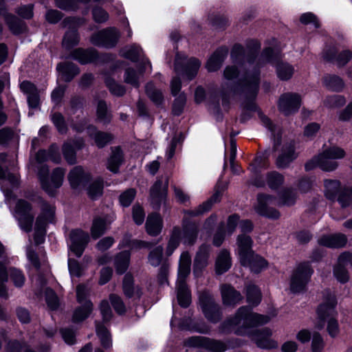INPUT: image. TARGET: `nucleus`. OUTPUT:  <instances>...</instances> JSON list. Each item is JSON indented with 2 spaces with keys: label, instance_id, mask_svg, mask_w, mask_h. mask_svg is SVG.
Wrapping results in <instances>:
<instances>
[{
  "label": "nucleus",
  "instance_id": "nucleus-45",
  "mask_svg": "<svg viewBox=\"0 0 352 352\" xmlns=\"http://www.w3.org/2000/svg\"><path fill=\"white\" fill-rule=\"evenodd\" d=\"M96 333L99 337L102 345L104 348H109L111 346V339L109 332L102 325L96 323Z\"/></svg>",
  "mask_w": 352,
  "mask_h": 352
},
{
  "label": "nucleus",
  "instance_id": "nucleus-30",
  "mask_svg": "<svg viewBox=\"0 0 352 352\" xmlns=\"http://www.w3.org/2000/svg\"><path fill=\"white\" fill-rule=\"evenodd\" d=\"M296 157V155L294 152V144L291 143L283 149L282 154L278 157L276 164L279 168H285Z\"/></svg>",
  "mask_w": 352,
  "mask_h": 352
},
{
  "label": "nucleus",
  "instance_id": "nucleus-34",
  "mask_svg": "<svg viewBox=\"0 0 352 352\" xmlns=\"http://www.w3.org/2000/svg\"><path fill=\"white\" fill-rule=\"evenodd\" d=\"M93 310V304L90 300L85 301L82 306L77 308L73 314V321L78 322L86 319Z\"/></svg>",
  "mask_w": 352,
  "mask_h": 352
},
{
  "label": "nucleus",
  "instance_id": "nucleus-12",
  "mask_svg": "<svg viewBox=\"0 0 352 352\" xmlns=\"http://www.w3.org/2000/svg\"><path fill=\"white\" fill-rule=\"evenodd\" d=\"M302 97L298 93L287 92L282 94L279 98L278 107L285 116L296 113L300 107Z\"/></svg>",
  "mask_w": 352,
  "mask_h": 352
},
{
  "label": "nucleus",
  "instance_id": "nucleus-10",
  "mask_svg": "<svg viewBox=\"0 0 352 352\" xmlns=\"http://www.w3.org/2000/svg\"><path fill=\"white\" fill-rule=\"evenodd\" d=\"M313 273L308 263L299 264L293 272L290 279V290L293 293L302 292Z\"/></svg>",
  "mask_w": 352,
  "mask_h": 352
},
{
  "label": "nucleus",
  "instance_id": "nucleus-35",
  "mask_svg": "<svg viewBox=\"0 0 352 352\" xmlns=\"http://www.w3.org/2000/svg\"><path fill=\"white\" fill-rule=\"evenodd\" d=\"M123 159V154L120 148L112 150L111 155L107 162V168L113 173H117Z\"/></svg>",
  "mask_w": 352,
  "mask_h": 352
},
{
  "label": "nucleus",
  "instance_id": "nucleus-16",
  "mask_svg": "<svg viewBox=\"0 0 352 352\" xmlns=\"http://www.w3.org/2000/svg\"><path fill=\"white\" fill-rule=\"evenodd\" d=\"M186 343L190 346L203 347L213 352H224L227 349L223 342L202 336L192 337Z\"/></svg>",
  "mask_w": 352,
  "mask_h": 352
},
{
  "label": "nucleus",
  "instance_id": "nucleus-60",
  "mask_svg": "<svg viewBox=\"0 0 352 352\" xmlns=\"http://www.w3.org/2000/svg\"><path fill=\"white\" fill-rule=\"evenodd\" d=\"M45 296L48 307L52 310L56 309L59 306V302L55 293L52 289H47Z\"/></svg>",
  "mask_w": 352,
  "mask_h": 352
},
{
  "label": "nucleus",
  "instance_id": "nucleus-43",
  "mask_svg": "<svg viewBox=\"0 0 352 352\" xmlns=\"http://www.w3.org/2000/svg\"><path fill=\"white\" fill-rule=\"evenodd\" d=\"M340 184L337 180L324 181L325 196L330 200H334L336 198L338 192L340 190Z\"/></svg>",
  "mask_w": 352,
  "mask_h": 352
},
{
  "label": "nucleus",
  "instance_id": "nucleus-58",
  "mask_svg": "<svg viewBox=\"0 0 352 352\" xmlns=\"http://www.w3.org/2000/svg\"><path fill=\"white\" fill-rule=\"evenodd\" d=\"M338 200L342 207L351 206L352 208V188L342 191L339 195Z\"/></svg>",
  "mask_w": 352,
  "mask_h": 352
},
{
  "label": "nucleus",
  "instance_id": "nucleus-39",
  "mask_svg": "<svg viewBox=\"0 0 352 352\" xmlns=\"http://www.w3.org/2000/svg\"><path fill=\"white\" fill-rule=\"evenodd\" d=\"M106 221L100 217H96L93 220L91 227V237L94 239L99 238L107 230Z\"/></svg>",
  "mask_w": 352,
  "mask_h": 352
},
{
  "label": "nucleus",
  "instance_id": "nucleus-19",
  "mask_svg": "<svg viewBox=\"0 0 352 352\" xmlns=\"http://www.w3.org/2000/svg\"><path fill=\"white\" fill-rule=\"evenodd\" d=\"M91 175L81 166H75L68 175V180L72 188L84 186L90 179Z\"/></svg>",
  "mask_w": 352,
  "mask_h": 352
},
{
  "label": "nucleus",
  "instance_id": "nucleus-11",
  "mask_svg": "<svg viewBox=\"0 0 352 352\" xmlns=\"http://www.w3.org/2000/svg\"><path fill=\"white\" fill-rule=\"evenodd\" d=\"M201 65L199 60L191 58L186 60L184 54H177L175 63V70L178 75L186 76L188 80L194 78Z\"/></svg>",
  "mask_w": 352,
  "mask_h": 352
},
{
  "label": "nucleus",
  "instance_id": "nucleus-61",
  "mask_svg": "<svg viewBox=\"0 0 352 352\" xmlns=\"http://www.w3.org/2000/svg\"><path fill=\"white\" fill-rule=\"evenodd\" d=\"M109 299L113 307L118 314H122L125 312L126 308L120 297L115 294H111Z\"/></svg>",
  "mask_w": 352,
  "mask_h": 352
},
{
  "label": "nucleus",
  "instance_id": "nucleus-1",
  "mask_svg": "<svg viewBox=\"0 0 352 352\" xmlns=\"http://www.w3.org/2000/svg\"><path fill=\"white\" fill-rule=\"evenodd\" d=\"M280 56L271 48L265 49L260 59L249 58L245 60L239 67H227L224 70V77L227 80H232L239 77L243 90L250 98H254L257 94L260 80L259 68L261 59L269 62L276 68L278 78L281 80H289L294 74V67L288 63L280 60Z\"/></svg>",
  "mask_w": 352,
  "mask_h": 352
},
{
  "label": "nucleus",
  "instance_id": "nucleus-62",
  "mask_svg": "<svg viewBox=\"0 0 352 352\" xmlns=\"http://www.w3.org/2000/svg\"><path fill=\"white\" fill-rule=\"evenodd\" d=\"M163 248L161 246L157 247L149 254V263L153 265L157 266L160 265L162 256Z\"/></svg>",
  "mask_w": 352,
  "mask_h": 352
},
{
  "label": "nucleus",
  "instance_id": "nucleus-3",
  "mask_svg": "<svg viewBox=\"0 0 352 352\" xmlns=\"http://www.w3.org/2000/svg\"><path fill=\"white\" fill-rule=\"evenodd\" d=\"M296 199V192L290 188L283 190L278 199H276L271 195H259L257 198L258 204L255 206V210L262 216L272 219H277L280 217V212L277 210L270 208V206H290L295 204Z\"/></svg>",
  "mask_w": 352,
  "mask_h": 352
},
{
  "label": "nucleus",
  "instance_id": "nucleus-36",
  "mask_svg": "<svg viewBox=\"0 0 352 352\" xmlns=\"http://www.w3.org/2000/svg\"><path fill=\"white\" fill-rule=\"evenodd\" d=\"M133 278L131 274H127L124 276L123 280V290L124 294L128 297H140L141 295V291L138 287H133Z\"/></svg>",
  "mask_w": 352,
  "mask_h": 352
},
{
  "label": "nucleus",
  "instance_id": "nucleus-42",
  "mask_svg": "<svg viewBox=\"0 0 352 352\" xmlns=\"http://www.w3.org/2000/svg\"><path fill=\"white\" fill-rule=\"evenodd\" d=\"M346 263L340 262V256L338 259V263L333 268V276L338 281L342 283L347 282L349 279L348 272L346 270Z\"/></svg>",
  "mask_w": 352,
  "mask_h": 352
},
{
  "label": "nucleus",
  "instance_id": "nucleus-31",
  "mask_svg": "<svg viewBox=\"0 0 352 352\" xmlns=\"http://www.w3.org/2000/svg\"><path fill=\"white\" fill-rule=\"evenodd\" d=\"M72 56L80 63L85 64L94 60L97 57V54L96 52L92 49L85 50L78 48L74 50Z\"/></svg>",
  "mask_w": 352,
  "mask_h": 352
},
{
  "label": "nucleus",
  "instance_id": "nucleus-23",
  "mask_svg": "<svg viewBox=\"0 0 352 352\" xmlns=\"http://www.w3.org/2000/svg\"><path fill=\"white\" fill-rule=\"evenodd\" d=\"M18 183V176L15 174L10 173L8 170H3L0 166V184L1 190L8 197L10 193L9 186L10 188L16 186Z\"/></svg>",
  "mask_w": 352,
  "mask_h": 352
},
{
  "label": "nucleus",
  "instance_id": "nucleus-9",
  "mask_svg": "<svg viewBox=\"0 0 352 352\" xmlns=\"http://www.w3.org/2000/svg\"><path fill=\"white\" fill-rule=\"evenodd\" d=\"M48 172L47 167H41L38 175L43 189L48 194L53 195L55 190L62 186L65 170L60 167L55 168L52 173L50 181L47 177Z\"/></svg>",
  "mask_w": 352,
  "mask_h": 352
},
{
  "label": "nucleus",
  "instance_id": "nucleus-50",
  "mask_svg": "<svg viewBox=\"0 0 352 352\" xmlns=\"http://www.w3.org/2000/svg\"><path fill=\"white\" fill-rule=\"evenodd\" d=\"M79 37L77 32L75 30H71L66 32L63 41V45L65 48L69 49L77 45Z\"/></svg>",
  "mask_w": 352,
  "mask_h": 352
},
{
  "label": "nucleus",
  "instance_id": "nucleus-57",
  "mask_svg": "<svg viewBox=\"0 0 352 352\" xmlns=\"http://www.w3.org/2000/svg\"><path fill=\"white\" fill-rule=\"evenodd\" d=\"M97 116L98 119L104 123L110 120L111 116L107 111V104L103 101H100L98 104Z\"/></svg>",
  "mask_w": 352,
  "mask_h": 352
},
{
  "label": "nucleus",
  "instance_id": "nucleus-25",
  "mask_svg": "<svg viewBox=\"0 0 352 352\" xmlns=\"http://www.w3.org/2000/svg\"><path fill=\"white\" fill-rule=\"evenodd\" d=\"M210 252V247L208 245L203 244L199 247L194 261V272L195 274L208 265Z\"/></svg>",
  "mask_w": 352,
  "mask_h": 352
},
{
  "label": "nucleus",
  "instance_id": "nucleus-56",
  "mask_svg": "<svg viewBox=\"0 0 352 352\" xmlns=\"http://www.w3.org/2000/svg\"><path fill=\"white\" fill-rule=\"evenodd\" d=\"M68 268L72 277H80L84 270L76 260L70 258H68Z\"/></svg>",
  "mask_w": 352,
  "mask_h": 352
},
{
  "label": "nucleus",
  "instance_id": "nucleus-26",
  "mask_svg": "<svg viewBox=\"0 0 352 352\" xmlns=\"http://www.w3.org/2000/svg\"><path fill=\"white\" fill-rule=\"evenodd\" d=\"M232 266V259L230 252L222 250L217 255L215 262V270L218 274L227 272Z\"/></svg>",
  "mask_w": 352,
  "mask_h": 352
},
{
  "label": "nucleus",
  "instance_id": "nucleus-28",
  "mask_svg": "<svg viewBox=\"0 0 352 352\" xmlns=\"http://www.w3.org/2000/svg\"><path fill=\"white\" fill-rule=\"evenodd\" d=\"M162 228V219L158 214H151L148 216L146 222V230L148 234L156 236Z\"/></svg>",
  "mask_w": 352,
  "mask_h": 352
},
{
  "label": "nucleus",
  "instance_id": "nucleus-15",
  "mask_svg": "<svg viewBox=\"0 0 352 352\" xmlns=\"http://www.w3.org/2000/svg\"><path fill=\"white\" fill-rule=\"evenodd\" d=\"M69 250L77 257H80L89 241V234L82 230H72L69 235Z\"/></svg>",
  "mask_w": 352,
  "mask_h": 352
},
{
  "label": "nucleus",
  "instance_id": "nucleus-46",
  "mask_svg": "<svg viewBox=\"0 0 352 352\" xmlns=\"http://www.w3.org/2000/svg\"><path fill=\"white\" fill-rule=\"evenodd\" d=\"M122 53V56L132 61H137L139 58L142 57V50L140 46L133 45L124 49Z\"/></svg>",
  "mask_w": 352,
  "mask_h": 352
},
{
  "label": "nucleus",
  "instance_id": "nucleus-33",
  "mask_svg": "<svg viewBox=\"0 0 352 352\" xmlns=\"http://www.w3.org/2000/svg\"><path fill=\"white\" fill-rule=\"evenodd\" d=\"M227 52L223 50L216 51L208 59L206 68L209 72L217 70L221 65Z\"/></svg>",
  "mask_w": 352,
  "mask_h": 352
},
{
  "label": "nucleus",
  "instance_id": "nucleus-44",
  "mask_svg": "<svg viewBox=\"0 0 352 352\" xmlns=\"http://www.w3.org/2000/svg\"><path fill=\"white\" fill-rule=\"evenodd\" d=\"M323 82L328 89L335 91H340L344 87L342 80L336 76L329 75L325 76Z\"/></svg>",
  "mask_w": 352,
  "mask_h": 352
},
{
  "label": "nucleus",
  "instance_id": "nucleus-48",
  "mask_svg": "<svg viewBox=\"0 0 352 352\" xmlns=\"http://www.w3.org/2000/svg\"><path fill=\"white\" fill-rule=\"evenodd\" d=\"M261 292L255 285H249L247 287V300L253 306L257 305L261 301Z\"/></svg>",
  "mask_w": 352,
  "mask_h": 352
},
{
  "label": "nucleus",
  "instance_id": "nucleus-5",
  "mask_svg": "<svg viewBox=\"0 0 352 352\" xmlns=\"http://www.w3.org/2000/svg\"><path fill=\"white\" fill-rule=\"evenodd\" d=\"M236 243L237 252L242 265L249 267L254 273H258L267 267V262L263 257L254 253L252 249L253 242L250 236L239 235Z\"/></svg>",
  "mask_w": 352,
  "mask_h": 352
},
{
  "label": "nucleus",
  "instance_id": "nucleus-55",
  "mask_svg": "<svg viewBox=\"0 0 352 352\" xmlns=\"http://www.w3.org/2000/svg\"><path fill=\"white\" fill-rule=\"evenodd\" d=\"M324 345V341L322 336L318 332L314 333L312 336L311 346L312 352H322Z\"/></svg>",
  "mask_w": 352,
  "mask_h": 352
},
{
  "label": "nucleus",
  "instance_id": "nucleus-37",
  "mask_svg": "<svg viewBox=\"0 0 352 352\" xmlns=\"http://www.w3.org/2000/svg\"><path fill=\"white\" fill-rule=\"evenodd\" d=\"M88 133L94 139L96 145L98 147H103L111 140V135L102 132L97 131L94 126H89L88 129Z\"/></svg>",
  "mask_w": 352,
  "mask_h": 352
},
{
  "label": "nucleus",
  "instance_id": "nucleus-59",
  "mask_svg": "<svg viewBox=\"0 0 352 352\" xmlns=\"http://www.w3.org/2000/svg\"><path fill=\"white\" fill-rule=\"evenodd\" d=\"M106 83L112 94L120 96L125 93L124 87L122 85L118 84L113 80L108 79L107 80Z\"/></svg>",
  "mask_w": 352,
  "mask_h": 352
},
{
  "label": "nucleus",
  "instance_id": "nucleus-14",
  "mask_svg": "<svg viewBox=\"0 0 352 352\" xmlns=\"http://www.w3.org/2000/svg\"><path fill=\"white\" fill-rule=\"evenodd\" d=\"M200 307L205 316L212 322H217L221 318L220 308L213 297L208 292H203L199 296Z\"/></svg>",
  "mask_w": 352,
  "mask_h": 352
},
{
  "label": "nucleus",
  "instance_id": "nucleus-8",
  "mask_svg": "<svg viewBox=\"0 0 352 352\" xmlns=\"http://www.w3.org/2000/svg\"><path fill=\"white\" fill-rule=\"evenodd\" d=\"M41 212L37 217L35 225L34 241L40 244L44 241L46 225L52 223L55 213V208L45 201L41 206Z\"/></svg>",
  "mask_w": 352,
  "mask_h": 352
},
{
  "label": "nucleus",
  "instance_id": "nucleus-29",
  "mask_svg": "<svg viewBox=\"0 0 352 352\" xmlns=\"http://www.w3.org/2000/svg\"><path fill=\"white\" fill-rule=\"evenodd\" d=\"M36 159L38 163H42L47 160H50L55 163H59L60 162V155L58 146L52 145L47 152L45 150L39 151L36 153Z\"/></svg>",
  "mask_w": 352,
  "mask_h": 352
},
{
  "label": "nucleus",
  "instance_id": "nucleus-6",
  "mask_svg": "<svg viewBox=\"0 0 352 352\" xmlns=\"http://www.w3.org/2000/svg\"><path fill=\"white\" fill-rule=\"evenodd\" d=\"M191 258L188 252H184L181 254L178 279L177 282V300L183 307H187L191 302L190 293L185 283V279L190 271Z\"/></svg>",
  "mask_w": 352,
  "mask_h": 352
},
{
  "label": "nucleus",
  "instance_id": "nucleus-54",
  "mask_svg": "<svg viewBox=\"0 0 352 352\" xmlns=\"http://www.w3.org/2000/svg\"><path fill=\"white\" fill-rule=\"evenodd\" d=\"M10 276L15 287H21L24 285L25 278L21 270L16 268H10Z\"/></svg>",
  "mask_w": 352,
  "mask_h": 352
},
{
  "label": "nucleus",
  "instance_id": "nucleus-52",
  "mask_svg": "<svg viewBox=\"0 0 352 352\" xmlns=\"http://www.w3.org/2000/svg\"><path fill=\"white\" fill-rule=\"evenodd\" d=\"M283 176L278 173L272 172L267 176V184L272 189H276L283 184Z\"/></svg>",
  "mask_w": 352,
  "mask_h": 352
},
{
  "label": "nucleus",
  "instance_id": "nucleus-20",
  "mask_svg": "<svg viewBox=\"0 0 352 352\" xmlns=\"http://www.w3.org/2000/svg\"><path fill=\"white\" fill-rule=\"evenodd\" d=\"M221 294L223 303L226 306H234L242 300L241 294L230 285H223Z\"/></svg>",
  "mask_w": 352,
  "mask_h": 352
},
{
  "label": "nucleus",
  "instance_id": "nucleus-32",
  "mask_svg": "<svg viewBox=\"0 0 352 352\" xmlns=\"http://www.w3.org/2000/svg\"><path fill=\"white\" fill-rule=\"evenodd\" d=\"M57 70L65 81H70L78 73L76 66L71 63L58 64L57 65Z\"/></svg>",
  "mask_w": 352,
  "mask_h": 352
},
{
  "label": "nucleus",
  "instance_id": "nucleus-13",
  "mask_svg": "<svg viewBox=\"0 0 352 352\" xmlns=\"http://www.w3.org/2000/svg\"><path fill=\"white\" fill-rule=\"evenodd\" d=\"M31 211L32 208L28 202L22 199L17 201L14 216L17 219L21 229L25 232H30L32 230L34 215Z\"/></svg>",
  "mask_w": 352,
  "mask_h": 352
},
{
  "label": "nucleus",
  "instance_id": "nucleus-4",
  "mask_svg": "<svg viewBox=\"0 0 352 352\" xmlns=\"http://www.w3.org/2000/svg\"><path fill=\"white\" fill-rule=\"evenodd\" d=\"M336 303L334 294L327 292L323 302L320 304L317 309L318 318L315 324L316 329H322L327 320V330L331 338L337 337L340 333L338 320L334 318L337 314L335 309Z\"/></svg>",
  "mask_w": 352,
  "mask_h": 352
},
{
  "label": "nucleus",
  "instance_id": "nucleus-40",
  "mask_svg": "<svg viewBox=\"0 0 352 352\" xmlns=\"http://www.w3.org/2000/svg\"><path fill=\"white\" fill-rule=\"evenodd\" d=\"M103 190V182L100 179H97L91 182L87 187V192L88 196L96 199L102 195Z\"/></svg>",
  "mask_w": 352,
  "mask_h": 352
},
{
  "label": "nucleus",
  "instance_id": "nucleus-27",
  "mask_svg": "<svg viewBox=\"0 0 352 352\" xmlns=\"http://www.w3.org/2000/svg\"><path fill=\"white\" fill-rule=\"evenodd\" d=\"M83 145L82 140H78L75 142H67L64 144L63 152L66 161L73 164L76 163V149H80Z\"/></svg>",
  "mask_w": 352,
  "mask_h": 352
},
{
  "label": "nucleus",
  "instance_id": "nucleus-47",
  "mask_svg": "<svg viewBox=\"0 0 352 352\" xmlns=\"http://www.w3.org/2000/svg\"><path fill=\"white\" fill-rule=\"evenodd\" d=\"M6 21L14 34H20L25 30L23 23L12 15L7 16Z\"/></svg>",
  "mask_w": 352,
  "mask_h": 352
},
{
  "label": "nucleus",
  "instance_id": "nucleus-18",
  "mask_svg": "<svg viewBox=\"0 0 352 352\" xmlns=\"http://www.w3.org/2000/svg\"><path fill=\"white\" fill-rule=\"evenodd\" d=\"M316 166H319L323 170L332 171L337 168L338 164L336 161L326 156L325 153L322 151L305 164V169L308 170Z\"/></svg>",
  "mask_w": 352,
  "mask_h": 352
},
{
  "label": "nucleus",
  "instance_id": "nucleus-24",
  "mask_svg": "<svg viewBox=\"0 0 352 352\" xmlns=\"http://www.w3.org/2000/svg\"><path fill=\"white\" fill-rule=\"evenodd\" d=\"M168 181L166 179L157 180L151 189V197L153 203L159 204L166 195Z\"/></svg>",
  "mask_w": 352,
  "mask_h": 352
},
{
  "label": "nucleus",
  "instance_id": "nucleus-38",
  "mask_svg": "<svg viewBox=\"0 0 352 352\" xmlns=\"http://www.w3.org/2000/svg\"><path fill=\"white\" fill-rule=\"evenodd\" d=\"M219 192H217L213 196L210 198V199L206 201L203 203L201 205L199 206V207L195 210H188L186 213L190 216H198L204 214V212L208 211L214 202H216L219 200Z\"/></svg>",
  "mask_w": 352,
  "mask_h": 352
},
{
  "label": "nucleus",
  "instance_id": "nucleus-64",
  "mask_svg": "<svg viewBox=\"0 0 352 352\" xmlns=\"http://www.w3.org/2000/svg\"><path fill=\"white\" fill-rule=\"evenodd\" d=\"M135 196V191L134 189H129L124 192L120 196V201L122 206H129Z\"/></svg>",
  "mask_w": 352,
  "mask_h": 352
},
{
  "label": "nucleus",
  "instance_id": "nucleus-2",
  "mask_svg": "<svg viewBox=\"0 0 352 352\" xmlns=\"http://www.w3.org/2000/svg\"><path fill=\"white\" fill-rule=\"evenodd\" d=\"M275 315H261L252 312L247 307H241L232 318L224 323V329L233 330L238 335L248 336L259 348L276 349L278 344L271 338L272 331L270 329L264 328L259 331L252 329L253 327L267 324Z\"/></svg>",
  "mask_w": 352,
  "mask_h": 352
},
{
  "label": "nucleus",
  "instance_id": "nucleus-17",
  "mask_svg": "<svg viewBox=\"0 0 352 352\" xmlns=\"http://www.w3.org/2000/svg\"><path fill=\"white\" fill-rule=\"evenodd\" d=\"M119 32L115 28L103 30L94 34L91 42L95 45L111 47L116 45L119 38Z\"/></svg>",
  "mask_w": 352,
  "mask_h": 352
},
{
  "label": "nucleus",
  "instance_id": "nucleus-7",
  "mask_svg": "<svg viewBox=\"0 0 352 352\" xmlns=\"http://www.w3.org/2000/svg\"><path fill=\"white\" fill-rule=\"evenodd\" d=\"M198 234L197 227L195 224L184 226L183 230L175 228L167 246V254L170 255L177 248L179 241L182 240L186 245H192L195 242Z\"/></svg>",
  "mask_w": 352,
  "mask_h": 352
},
{
  "label": "nucleus",
  "instance_id": "nucleus-53",
  "mask_svg": "<svg viewBox=\"0 0 352 352\" xmlns=\"http://www.w3.org/2000/svg\"><path fill=\"white\" fill-rule=\"evenodd\" d=\"M323 152L325 153L326 156H328L335 161L344 158L346 155L343 148L336 146L327 148Z\"/></svg>",
  "mask_w": 352,
  "mask_h": 352
},
{
  "label": "nucleus",
  "instance_id": "nucleus-21",
  "mask_svg": "<svg viewBox=\"0 0 352 352\" xmlns=\"http://www.w3.org/2000/svg\"><path fill=\"white\" fill-rule=\"evenodd\" d=\"M142 63L144 64V69L140 68L139 72L137 73L135 72L133 69L129 68L126 70L124 74V81L126 83L130 84L133 87H138L140 85V79L141 75L144 71H146L147 69L151 72V65L148 60H142Z\"/></svg>",
  "mask_w": 352,
  "mask_h": 352
},
{
  "label": "nucleus",
  "instance_id": "nucleus-41",
  "mask_svg": "<svg viewBox=\"0 0 352 352\" xmlns=\"http://www.w3.org/2000/svg\"><path fill=\"white\" fill-rule=\"evenodd\" d=\"M130 253L124 251L119 254L115 260L116 271L119 274H123L127 270L129 264Z\"/></svg>",
  "mask_w": 352,
  "mask_h": 352
},
{
  "label": "nucleus",
  "instance_id": "nucleus-49",
  "mask_svg": "<svg viewBox=\"0 0 352 352\" xmlns=\"http://www.w3.org/2000/svg\"><path fill=\"white\" fill-rule=\"evenodd\" d=\"M8 272L6 267L1 262H0V297L8 298V291L6 283L8 282Z\"/></svg>",
  "mask_w": 352,
  "mask_h": 352
},
{
  "label": "nucleus",
  "instance_id": "nucleus-22",
  "mask_svg": "<svg viewBox=\"0 0 352 352\" xmlns=\"http://www.w3.org/2000/svg\"><path fill=\"white\" fill-rule=\"evenodd\" d=\"M346 237L343 234L324 235L318 239V243L328 248H342L346 243Z\"/></svg>",
  "mask_w": 352,
  "mask_h": 352
},
{
  "label": "nucleus",
  "instance_id": "nucleus-63",
  "mask_svg": "<svg viewBox=\"0 0 352 352\" xmlns=\"http://www.w3.org/2000/svg\"><path fill=\"white\" fill-rule=\"evenodd\" d=\"M346 100L343 96H332L327 97L324 100V104L329 107H339L343 106Z\"/></svg>",
  "mask_w": 352,
  "mask_h": 352
},
{
  "label": "nucleus",
  "instance_id": "nucleus-51",
  "mask_svg": "<svg viewBox=\"0 0 352 352\" xmlns=\"http://www.w3.org/2000/svg\"><path fill=\"white\" fill-rule=\"evenodd\" d=\"M146 92L153 102L157 104L162 102L163 100L162 94L154 87L153 83H148L146 85Z\"/></svg>",
  "mask_w": 352,
  "mask_h": 352
}]
</instances>
